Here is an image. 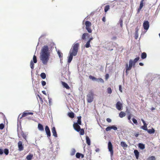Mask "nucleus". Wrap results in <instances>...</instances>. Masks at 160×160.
<instances>
[{"label": "nucleus", "mask_w": 160, "mask_h": 160, "mask_svg": "<svg viewBox=\"0 0 160 160\" xmlns=\"http://www.w3.org/2000/svg\"><path fill=\"white\" fill-rule=\"evenodd\" d=\"M48 51L49 49L48 46H44L41 50L40 59L44 65L47 64L49 59L50 53Z\"/></svg>", "instance_id": "nucleus-1"}, {"label": "nucleus", "mask_w": 160, "mask_h": 160, "mask_svg": "<svg viewBox=\"0 0 160 160\" xmlns=\"http://www.w3.org/2000/svg\"><path fill=\"white\" fill-rule=\"evenodd\" d=\"M79 47L78 43H74L71 48L69 52V55L68 57V62L70 63L73 58V56H76L78 53Z\"/></svg>", "instance_id": "nucleus-2"}, {"label": "nucleus", "mask_w": 160, "mask_h": 160, "mask_svg": "<svg viewBox=\"0 0 160 160\" xmlns=\"http://www.w3.org/2000/svg\"><path fill=\"white\" fill-rule=\"evenodd\" d=\"M94 93L91 90L89 91L87 95V102L89 103L92 102L93 100Z\"/></svg>", "instance_id": "nucleus-3"}, {"label": "nucleus", "mask_w": 160, "mask_h": 160, "mask_svg": "<svg viewBox=\"0 0 160 160\" xmlns=\"http://www.w3.org/2000/svg\"><path fill=\"white\" fill-rule=\"evenodd\" d=\"M132 66H133V62L132 60L131 59L129 61V66H128V64L127 63L126 65V72L127 74L128 73V71L131 70Z\"/></svg>", "instance_id": "nucleus-4"}, {"label": "nucleus", "mask_w": 160, "mask_h": 160, "mask_svg": "<svg viewBox=\"0 0 160 160\" xmlns=\"http://www.w3.org/2000/svg\"><path fill=\"white\" fill-rule=\"evenodd\" d=\"M85 25H86V29L89 33H91L92 30L91 28V23L89 21H87L85 22Z\"/></svg>", "instance_id": "nucleus-5"}, {"label": "nucleus", "mask_w": 160, "mask_h": 160, "mask_svg": "<svg viewBox=\"0 0 160 160\" xmlns=\"http://www.w3.org/2000/svg\"><path fill=\"white\" fill-rule=\"evenodd\" d=\"M108 148L109 151L110 152L111 156H113V146L111 142L110 141L108 143Z\"/></svg>", "instance_id": "nucleus-6"}, {"label": "nucleus", "mask_w": 160, "mask_h": 160, "mask_svg": "<svg viewBox=\"0 0 160 160\" xmlns=\"http://www.w3.org/2000/svg\"><path fill=\"white\" fill-rule=\"evenodd\" d=\"M33 114V112H28V111H26L22 113L21 116L20 117V119H21L22 118L26 117L28 116V115H32Z\"/></svg>", "instance_id": "nucleus-7"}, {"label": "nucleus", "mask_w": 160, "mask_h": 160, "mask_svg": "<svg viewBox=\"0 0 160 160\" xmlns=\"http://www.w3.org/2000/svg\"><path fill=\"white\" fill-rule=\"evenodd\" d=\"M79 124L74 123L73 124V127L74 129L77 132H79L80 130V127Z\"/></svg>", "instance_id": "nucleus-8"}, {"label": "nucleus", "mask_w": 160, "mask_h": 160, "mask_svg": "<svg viewBox=\"0 0 160 160\" xmlns=\"http://www.w3.org/2000/svg\"><path fill=\"white\" fill-rule=\"evenodd\" d=\"M143 26L144 29L146 30H148L149 27L148 21H145L143 22Z\"/></svg>", "instance_id": "nucleus-9"}, {"label": "nucleus", "mask_w": 160, "mask_h": 160, "mask_svg": "<svg viewBox=\"0 0 160 160\" xmlns=\"http://www.w3.org/2000/svg\"><path fill=\"white\" fill-rule=\"evenodd\" d=\"M117 109L119 110H122V104L120 102H118L116 105Z\"/></svg>", "instance_id": "nucleus-10"}, {"label": "nucleus", "mask_w": 160, "mask_h": 160, "mask_svg": "<svg viewBox=\"0 0 160 160\" xmlns=\"http://www.w3.org/2000/svg\"><path fill=\"white\" fill-rule=\"evenodd\" d=\"M144 0H141L140 4L139 5V8L137 10V13L138 14L140 12V11L141 10L142 8V7L143 6V2Z\"/></svg>", "instance_id": "nucleus-11"}, {"label": "nucleus", "mask_w": 160, "mask_h": 160, "mask_svg": "<svg viewBox=\"0 0 160 160\" xmlns=\"http://www.w3.org/2000/svg\"><path fill=\"white\" fill-rule=\"evenodd\" d=\"M45 131L48 137H50L51 136V132L50 129L48 127L46 126L45 128Z\"/></svg>", "instance_id": "nucleus-12"}, {"label": "nucleus", "mask_w": 160, "mask_h": 160, "mask_svg": "<svg viewBox=\"0 0 160 160\" xmlns=\"http://www.w3.org/2000/svg\"><path fill=\"white\" fill-rule=\"evenodd\" d=\"M18 150L21 151H22L23 149V146L22 145V142L21 141H19L18 143Z\"/></svg>", "instance_id": "nucleus-13"}, {"label": "nucleus", "mask_w": 160, "mask_h": 160, "mask_svg": "<svg viewBox=\"0 0 160 160\" xmlns=\"http://www.w3.org/2000/svg\"><path fill=\"white\" fill-rule=\"evenodd\" d=\"M52 131L53 135L56 138L57 137H58V135L56 130L55 128V127H53L52 128Z\"/></svg>", "instance_id": "nucleus-14"}, {"label": "nucleus", "mask_w": 160, "mask_h": 160, "mask_svg": "<svg viewBox=\"0 0 160 160\" xmlns=\"http://www.w3.org/2000/svg\"><path fill=\"white\" fill-rule=\"evenodd\" d=\"M61 83L63 87L67 89H69L70 88L66 82L63 81H61Z\"/></svg>", "instance_id": "nucleus-15"}, {"label": "nucleus", "mask_w": 160, "mask_h": 160, "mask_svg": "<svg viewBox=\"0 0 160 160\" xmlns=\"http://www.w3.org/2000/svg\"><path fill=\"white\" fill-rule=\"evenodd\" d=\"M89 34L87 33H85L82 34V40H85L86 37H89Z\"/></svg>", "instance_id": "nucleus-16"}, {"label": "nucleus", "mask_w": 160, "mask_h": 160, "mask_svg": "<svg viewBox=\"0 0 160 160\" xmlns=\"http://www.w3.org/2000/svg\"><path fill=\"white\" fill-rule=\"evenodd\" d=\"M134 153L135 155L136 158L138 159L139 155V152L137 150H135L134 151Z\"/></svg>", "instance_id": "nucleus-17"}, {"label": "nucleus", "mask_w": 160, "mask_h": 160, "mask_svg": "<svg viewBox=\"0 0 160 160\" xmlns=\"http://www.w3.org/2000/svg\"><path fill=\"white\" fill-rule=\"evenodd\" d=\"M38 128L39 130L41 131H44V128L42 125L40 123L38 124Z\"/></svg>", "instance_id": "nucleus-18"}, {"label": "nucleus", "mask_w": 160, "mask_h": 160, "mask_svg": "<svg viewBox=\"0 0 160 160\" xmlns=\"http://www.w3.org/2000/svg\"><path fill=\"white\" fill-rule=\"evenodd\" d=\"M81 116H78L77 117L78 118V120L77 122H76V123H78V124H79V125H81L82 122H81Z\"/></svg>", "instance_id": "nucleus-19"}, {"label": "nucleus", "mask_w": 160, "mask_h": 160, "mask_svg": "<svg viewBox=\"0 0 160 160\" xmlns=\"http://www.w3.org/2000/svg\"><path fill=\"white\" fill-rule=\"evenodd\" d=\"M86 139L87 144L89 146L91 144V141L89 138L88 136H86Z\"/></svg>", "instance_id": "nucleus-20"}, {"label": "nucleus", "mask_w": 160, "mask_h": 160, "mask_svg": "<svg viewBox=\"0 0 160 160\" xmlns=\"http://www.w3.org/2000/svg\"><path fill=\"white\" fill-rule=\"evenodd\" d=\"M126 114L124 112L121 111L119 114V116L121 118H122L125 116Z\"/></svg>", "instance_id": "nucleus-21"}, {"label": "nucleus", "mask_w": 160, "mask_h": 160, "mask_svg": "<svg viewBox=\"0 0 160 160\" xmlns=\"http://www.w3.org/2000/svg\"><path fill=\"white\" fill-rule=\"evenodd\" d=\"M148 132L149 134L154 133L155 132V130L152 128V129H147Z\"/></svg>", "instance_id": "nucleus-22"}, {"label": "nucleus", "mask_w": 160, "mask_h": 160, "mask_svg": "<svg viewBox=\"0 0 160 160\" xmlns=\"http://www.w3.org/2000/svg\"><path fill=\"white\" fill-rule=\"evenodd\" d=\"M121 145L123 148H127L128 145L124 142H121Z\"/></svg>", "instance_id": "nucleus-23"}, {"label": "nucleus", "mask_w": 160, "mask_h": 160, "mask_svg": "<svg viewBox=\"0 0 160 160\" xmlns=\"http://www.w3.org/2000/svg\"><path fill=\"white\" fill-rule=\"evenodd\" d=\"M68 115L69 117L71 118H73L74 117V114L72 112L68 113Z\"/></svg>", "instance_id": "nucleus-24"}, {"label": "nucleus", "mask_w": 160, "mask_h": 160, "mask_svg": "<svg viewBox=\"0 0 160 160\" xmlns=\"http://www.w3.org/2000/svg\"><path fill=\"white\" fill-rule=\"evenodd\" d=\"M33 157V155L32 154H30L28 155L26 157V159L27 160H31L32 157Z\"/></svg>", "instance_id": "nucleus-25"}, {"label": "nucleus", "mask_w": 160, "mask_h": 160, "mask_svg": "<svg viewBox=\"0 0 160 160\" xmlns=\"http://www.w3.org/2000/svg\"><path fill=\"white\" fill-rule=\"evenodd\" d=\"M139 57H138L134 59L133 62V67H134V66L136 63L139 60Z\"/></svg>", "instance_id": "nucleus-26"}, {"label": "nucleus", "mask_w": 160, "mask_h": 160, "mask_svg": "<svg viewBox=\"0 0 160 160\" xmlns=\"http://www.w3.org/2000/svg\"><path fill=\"white\" fill-rule=\"evenodd\" d=\"M138 147L139 148L142 149H143L145 148L144 145L141 143H140L138 144Z\"/></svg>", "instance_id": "nucleus-27"}, {"label": "nucleus", "mask_w": 160, "mask_h": 160, "mask_svg": "<svg viewBox=\"0 0 160 160\" xmlns=\"http://www.w3.org/2000/svg\"><path fill=\"white\" fill-rule=\"evenodd\" d=\"M147 57V54L145 52H143L141 54V58L142 59H144Z\"/></svg>", "instance_id": "nucleus-28"}, {"label": "nucleus", "mask_w": 160, "mask_h": 160, "mask_svg": "<svg viewBox=\"0 0 160 160\" xmlns=\"http://www.w3.org/2000/svg\"><path fill=\"white\" fill-rule=\"evenodd\" d=\"M110 9V6L109 5L106 6L104 8V11L105 12H107L108 10Z\"/></svg>", "instance_id": "nucleus-29"}, {"label": "nucleus", "mask_w": 160, "mask_h": 160, "mask_svg": "<svg viewBox=\"0 0 160 160\" xmlns=\"http://www.w3.org/2000/svg\"><path fill=\"white\" fill-rule=\"evenodd\" d=\"M58 54L60 58H61L62 57V53L59 50H58L57 51Z\"/></svg>", "instance_id": "nucleus-30"}, {"label": "nucleus", "mask_w": 160, "mask_h": 160, "mask_svg": "<svg viewBox=\"0 0 160 160\" xmlns=\"http://www.w3.org/2000/svg\"><path fill=\"white\" fill-rule=\"evenodd\" d=\"M34 64L33 63L32 60L30 62V66L32 69H33L34 68Z\"/></svg>", "instance_id": "nucleus-31"}, {"label": "nucleus", "mask_w": 160, "mask_h": 160, "mask_svg": "<svg viewBox=\"0 0 160 160\" xmlns=\"http://www.w3.org/2000/svg\"><path fill=\"white\" fill-rule=\"evenodd\" d=\"M79 132H80L79 133L81 135H83L84 134V130L83 129V128L81 129L80 128V130Z\"/></svg>", "instance_id": "nucleus-32"}, {"label": "nucleus", "mask_w": 160, "mask_h": 160, "mask_svg": "<svg viewBox=\"0 0 160 160\" xmlns=\"http://www.w3.org/2000/svg\"><path fill=\"white\" fill-rule=\"evenodd\" d=\"M90 42L89 41H88L86 43L85 45V47L86 48H88L91 46L90 45Z\"/></svg>", "instance_id": "nucleus-33"}, {"label": "nucleus", "mask_w": 160, "mask_h": 160, "mask_svg": "<svg viewBox=\"0 0 160 160\" xmlns=\"http://www.w3.org/2000/svg\"><path fill=\"white\" fill-rule=\"evenodd\" d=\"M89 78L91 79H92V80L98 81V79H97V78L92 75H90L89 76Z\"/></svg>", "instance_id": "nucleus-34"}, {"label": "nucleus", "mask_w": 160, "mask_h": 160, "mask_svg": "<svg viewBox=\"0 0 160 160\" xmlns=\"http://www.w3.org/2000/svg\"><path fill=\"white\" fill-rule=\"evenodd\" d=\"M76 152V151L75 149L73 148L72 149L71 152L70 153V155L71 156L74 155L75 154Z\"/></svg>", "instance_id": "nucleus-35"}, {"label": "nucleus", "mask_w": 160, "mask_h": 160, "mask_svg": "<svg viewBox=\"0 0 160 160\" xmlns=\"http://www.w3.org/2000/svg\"><path fill=\"white\" fill-rule=\"evenodd\" d=\"M40 76L43 79H45L46 77V74L44 72L42 73L41 74Z\"/></svg>", "instance_id": "nucleus-36"}, {"label": "nucleus", "mask_w": 160, "mask_h": 160, "mask_svg": "<svg viewBox=\"0 0 160 160\" xmlns=\"http://www.w3.org/2000/svg\"><path fill=\"white\" fill-rule=\"evenodd\" d=\"M147 160H156V158L154 156H152L149 157Z\"/></svg>", "instance_id": "nucleus-37"}, {"label": "nucleus", "mask_w": 160, "mask_h": 160, "mask_svg": "<svg viewBox=\"0 0 160 160\" xmlns=\"http://www.w3.org/2000/svg\"><path fill=\"white\" fill-rule=\"evenodd\" d=\"M107 92L108 94H111L112 92V90L111 88H108L107 89Z\"/></svg>", "instance_id": "nucleus-38"}, {"label": "nucleus", "mask_w": 160, "mask_h": 160, "mask_svg": "<svg viewBox=\"0 0 160 160\" xmlns=\"http://www.w3.org/2000/svg\"><path fill=\"white\" fill-rule=\"evenodd\" d=\"M141 128L143 130L147 131L148 129H147V125H143V126H142L141 127Z\"/></svg>", "instance_id": "nucleus-39"}, {"label": "nucleus", "mask_w": 160, "mask_h": 160, "mask_svg": "<svg viewBox=\"0 0 160 160\" xmlns=\"http://www.w3.org/2000/svg\"><path fill=\"white\" fill-rule=\"evenodd\" d=\"M33 60L34 63H36L37 62V59L36 56L34 55L33 56Z\"/></svg>", "instance_id": "nucleus-40"}, {"label": "nucleus", "mask_w": 160, "mask_h": 160, "mask_svg": "<svg viewBox=\"0 0 160 160\" xmlns=\"http://www.w3.org/2000/svg\"><path fill=\"white\" fill-rule=\"evenodd\" d=\"M81 155H82L81 153H80L79 152H77L76 154V156L77 158H79L80 157Z\"/></svg>", "instance_id": "nucleus-41"}, {"label": "nucleus", "mask_w": 160, "mask_h": 160, "mask_svg": "<svg viewBox=\"0 0 160 160\" xmlns=\"http://www.w3.org/2000/svg\"><path fill=\"white\" fill-rule=\"evenodd\" d=\"M4 153L6 155H8L9 153V151L7 149H5L4 150Z\"/></svg>", "instance_id": "nucleus-42"}, {"label": "nucleus", "mask_w": 160, "mask_h": 160, "mask_svg": "<svg viewBox=\"0 0 160 160\" xmlns=\"http://www.w3.org/2000/svg\"><path fill=\"white\" fill-rule=\"evenodd\" d=\"M131 116H132V114H131V113H130L128 117V119L129 120H130V122L131 123H132V122L130 120V119H131Z\"/></svg>", "instance_id": "nucleus-43"}, {"label": "nucleus", "mask_w": 160, "mask_h": 160, "mask_svg": "<svg viewBox=\"0 0 160 160\" xmlns=\"http://www.w3.org/2000/svg\"><path fill=\"white\" fill-rule=\"evenodd\" d=\"M97 79H98L97 81H99L100 82L102 83H104V81L103 80V79L101 78H97Z\"/></svg>", "instance_id": "nucleus-44"}, {"label": "nucleus", "mask_w": 160, "mask_h": 160, "mask_svg": "<svg viewBox=\"0 0 160 160\" xmlns=\"http://www.w3.org/2000/svg\"><path fill=\"white\" fill-rule=\"evenodd\" d=\"M132 121H133V122L134 124H138V122H137V121L135 118H133L132 119Z\"/></svg>", "instance_id": "nucleus-45"}, {"label": "nucleus", "mask_w": 160, "mask_h": 160, "mask_svg": "<svg viewBox=\"0 0 160 160\" xmlns=\"http://www.w3.org/2000/svg\"><path fill=\"white\" fill-rule=\"evenodd\" d=\"M111 128L112 129H113L114 130H117V128L114 125H112L111 126Z\"/></svg>", "instance_id": "nucleus-46"}, {"label": "nucleus", "mask_w": 160, "mask_h": 160, "mask_svg": "<svg viewBox=\"0 0 160 160\" xmlns=\"http://www.w3.org/2000/svg\"><path fill=\"white\" fill-rule=\"evenodd\" d=\"M4 127V125L3 124L1 123L0 124V129L2 130L3 129Z\"/></svg>", "instance_id": "nucleus-47"}, {"label": "nucleus", "mask_w": 160, "mask_h": 160, "mask_svg": "<svg viewBox=\"0 0 160 160\" xmlns=\"http://www.w3.org/2000/svg\"><path fill=\"white\" fill-rule=\"evenodd\" d=\"M138 38V32H135V38L137 39Z\"/></svg>", "instance_id": "nucleus-48"}, {"label": "nucleus", "mask_w": 160, "mask_h": 160, "mask_svg": "<svg viewBox=\"0 0 160 160\" xmlns=\"http://www.w3.org/2000/svg\"><path fill=\"white\" fill-rule=\"evenodd\" d=\"M111 130V126H108V127L106 128V131L107 132L108 131H110Z\"/></svg>", "instance_id": "nucleus-49"}, {"label": "nucleus", "mask_w": 160, "mask_h": 160, "mask_svg": "<svg viewBox=\"0 0 160 160\" xmlns=\"http://www.w3.org/2000/svg\"><path fill=\"white\" fill-rule=\"evenodd\" d=\"M109 77V75L107 73L105 76V78L106 80H107Z\"/></svg>", "instance_id": "nucleus-50"}, {"label": "nucleus", "mask_w": 160, "mask_h": 160, "mask_svg": "<svg viewBox=\"0 0 160 160\" xmlns=\"http://www.w3.org/2000/svg\"><path fill=\"white\" fill-rule=\"evenodd\" d=\"M106 121L108 122H112V120L109 118H107Z\"/></svg>", "instance_id": "nucleus-51"}, {"label": "nucleus", "mask_w": 160, "mask_h": 160, "mask_svg": "<svg viewBox=\"0 0 160 160\" xmlns=\"http://www.w3.org/2000/svg\"><path fill=\"white\" fill-rule=\"evenodd\" d=\"M42 86H44L46 84V82L45 81H42Z\"/></svg>", "instance_id": "nucleus-52"}, {"label": "nucleus", "mask_w": 160, "mask_h": 160, "mask_svg": "<svg viewBox=\"0 0 160 160\" xmlns=\"http://www.w3.org/2000/svg\"><path fill=\"white\" fill-rule=\"evenodd\" d=\"M38 97L39 98V99H40V101L42 102H43V100H42V98L40 96V95L38 94Z\"/></svg>", "instance_id": "nucleus-53"}, {"label": "nucleus", "mask_w": 160, "mask_h": 160, "mask_svg": "<svg viewBox=\"0 0 160 160\" xmlns=\"http://www.w3.org/2000/svg\"><path fill=\"white\" fill-rule=\"evenodd\" d=\"M119 90L120 91L122 92V86L121 85H120L119 86Z\"/></svg>", "instance_id": "nucleus-54"}, {"label": "nucleus", "mask_w": 160, "mask_h": 160, "mask_svg": "<svg viewBox=\"0 0 160 160\" xmlns=\"http://www.w3.org/2000/svg\"><path fill=\"white\" fill-rule=\"evenodd\" d=\"M139 28H138V26L137 27L135 28V32H138V31L139 30Z\"/></svg>", "instance_id": "nucleus-55"}, {"label": "nucleus", "mask_w": 160, "mask_h": 160, "mask_svg": "<svg viewBox=\"0 0 160 160\" xmlns=\"http://www.w3.org/2000/svg\"><path fill=\"white\" fill-rule=\"evenodd\" d=\"M120 23L121 27H122V20H120Z\"/></svg>", "instance_id": "nucleus-56"}, {"label": "nucleus", "mask_w": 160, "mask_h": 160, "mask_svg": "<svg viewBox=\"0 0 160 160\" xmlns=\"http://www.w3.org/2000/svg\"><path fill=\"white\" fill-rule=\"evenodd\" d=\"M3 153V150L2 149H0V155H2Z\"/></svg>", "instance_id": "nucleus-57"}, {"label": "nucleus", "mask_w": 160, "mask_h": 160, "mask_svg": "<svg viewBox=\"0 0 160 160\" xmlns=\"http://www.w3.org/2000/svg\"><path fill=\"white\" fill-rule=\"evenodd\" d=\"M102 21L105 22L106 21V18L105 17H103L102 18Z\"/></svg>", "instance_id": "nucleus-58"}, {"label": "nucleus", "mask_w": 160, "mask_h": 160, "mask_svg": "<svg viewBox=\"0 0 160 160\" xmlns=\"http://www.w3.org/2000/svg\"><path fill=\"white\" fill-rule=\"evenodd\" d=\"M142 121L143 123V125H147V124L145 122V121L143 119H142Z\"/></svg>", "instance_id": "nucleus-59"}, {"label": "nucleus", "mask_w": 160, "mask_h": 160, "mask_svg": "<svg viewBox=\"0 0 160 160\" xmlns=\"http://www.w3.org/2000/svg\"><path fill=\"white\" fill-rule=\"evenodd\" d=\"M134 136H135L136 137H138V136H139V134H138V133H135V134H134Z\"/></svg>", "instance_id": "nucleus-60"}, {"label": "nucleus", "mask_w": 160, "mask_h": 160, "mask_svg": "<svg viewBox=\"0 0 160 160\" xmlns=\"http://www.w3.org/2000/svg\"><path fill=\"white\" fill-rule=\"evenodd\" d=\"M93 39L92 37H91L89 38V40L88 41H89V42H90Z\"/></svg>", "instance_id": "nucleus-61"}, {"label": "nucleus", "mask_w": 160, "mask_h": 160, "mask_svg": "<svg viewBox=\"0 0 160 160\" xmlns=\"http://www.w3.org/2000/svg\"><path fill=\"white\" fill-rule=\"evenodd\" d=\"M42 93L44 94V95H47V94H46V92L45 91H42Z\"/></svg>", "instance_id": "nucleus-62"}, {"label": "nucleus", "mask_w": 160, "mask_h": 160, "mask_svg": "<svg viewBox=\"0 0 160 160\" xmlns=\"http://www.w3.org/2000/svg\"><path fill=\"white\" fill-rule=\"evenodd\" d=\"M26 118L27 119H28V120H31L32 118V117H27Z\"/></svg>", "instance_id": "nucleus-63"}, {"label": "nucleus", "mask_w": 160, "mask_h": 160, "mask_svg": "<svg viewBox=\"0 0 160 160\" xmlns=\"http://www.w3.org/2000/svg\"><path fill=\"white\" fill-rule=\"evenodd\" d=\"M99 149L98 148H96L95 150V151L96 152H98L99 151Z\"/></svg>", "instance_id": "nucleus-64"}]
</instances>
